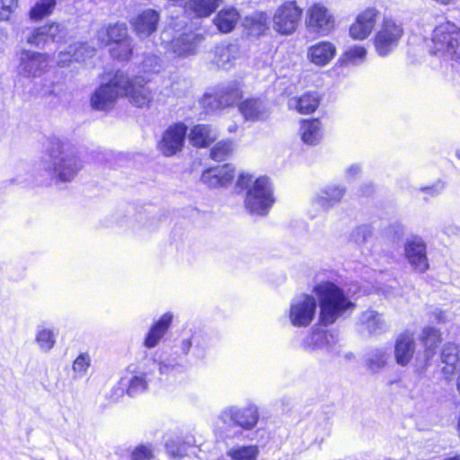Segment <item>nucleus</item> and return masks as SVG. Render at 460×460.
<instances>
[{
	"instance_id": "f257e3e1",
	"label": "nucleus",
	"mask_w": 460,
	"mask_h": 460,
	"mask_svg": "<svg viewBox=\"0 0 460 460\" xmlns=\"http://www.w3.org/2000/svg\"><path fill=\"white\" fill-rule=\"evenodd\" d=\"M313 292L319 303L320 322L324 326L334 323L356 307L344 290L333 282H321L314 288Z\"/></svg>"
},
{
	"instance_id": "f03ea898",
	"label": "nucleus",
	"mask_w": 460,
	"mask_h": 460,
	"mask_svg": "<svg viewBox=\"0 0 460 460\" xmlns=\"http://www.w3.org/2000/svg\"><path fill=\"white\" fill-rule=\"evenodd\" d=\"M236 187L246 190L244 207L252 215L264 217L275 203L272 183L266 176L254 180L252 174L241 172Z\"/></svg>"
},
{
	"instance_id": "7ed1b4c3",
	"label": "nucleus",
	"mask_w": 460,
	"mask_h": 460,
	"mask_svg": "<svg viewBox=\"0 0 460 460\" xmlns=\"http://www.w3.org/2000/svg\"><path fill=\"white\" fill-rule=\"evenodd\" d=\"M49 149V164L52 176L60 182L74 180L83 168L81 159L71 150L66 149L58 139H53Z\"/></svg>"
},
{
	"instance_id": "20e7f679",
	"label": "nucleus",
	"mask_w": 460,
	"mask_h": 460,
	"mask_svg": "<svg viewBox=\"0 0 460 460\" xmlns=\"http://www.w3.org/2000/svg\"><path fill=\"white\" fill-rule=\"evenodd\" d=\"M430 52L460 63V27L451 22L438 24L432 32Z\"/></svg>"
},
{
	"instance_id": "39448f33",
	"label": "nucleus",
	"mask_w": 460,
	"mask_h": 460,
	"mask_svg": "<svg viewBox=\"0 0 460 460\" xmlns=\"http://www.w3.org/2000/svg\"><path fill=\"white\" fill-rule=\"evenodd\" d=\"M127 84V75L118 71L107 83L102 84L93 93L91 105L93 109L106 111L111 109L119 96H123V90Z\"/></svg>"
},
{
	"instance_id": "423d86ee",
	"label": "nucleus",
	"mask_w": 460,
	"mask_h": 460,
	"mask_svg": "<svg viewBox=\"0 0 460 460\" xmlns=\"http://www.w3.org/2000/svg\"><path fill=\"white\" fill-rule=\"evenodd\" d=\"M402 35L403 27L402 22L392 18L384 19L374 40L376 53L381 57L390 54L397 47Z\"/></svg>"
},
{
	"instance_id": "0eeeda50",
	"label": "nucleus",
	"mask_w": 460,
	"mask_h": 460,
	"mask_svg": "<svg viewBox=\"0 0 460 460\" xmlns=\"http://www.w3.org/2000/svg\"><path fill=\"white\" fill-rule=\"evenodd\" d=\"M218 419L226 429L240 427L250 430L256 426L259 420V412L255 405H249L244 408L231 406L223 410Z\"/></svg>"
},
{
	"instance_id": "6e6552de",
	"label": "nucleus",
	"mask_w": 460,
	"mask_h": 460,
	"mask_svg": "<svg viewBox=\"0 0 460 460\" xmlns=\"http://www.w3.org/2000/svg\"><path fill=\"white\" fill-rule=\"evenodd\" d=\"M305 25L310 32L327 36L335 27V18L325 5L316 3L306 11Z\"/></svg>"
},
{
	"instance_id": "1a4fd4ad",
	"label": "nucleus",
	"mask_w": 460,
	"mask_h": 460,
	"mask_svg": "<svg viewBox=\"0 0 460 460\" xmlns=\"http://www.w3.org/2000/svg\"><path fill=\"white\" fill-rule=\"evenodd\" d=\"M316 312V300L313 296L301 294L294 297L289 306V320L296 327L308 326Z\"/></svg>"
},
{
	"instance_id": "9d476101",
	"label": "nucleus",
	"mask_w": 460,
	"mask_h": 460,
	"mask_svg": "<svg viewBox=\"0 0 460 460\" xmlns=\"http://www.w3.org/2000/svg\"><path fill=\"white\" fill-rule=\"evenodd\" d=\"M302 10L295 2H286L280 5L273 16V27L281 34L293 33L301 20Z\"/></svg>"
},
{
	"instance_id": "9b49d317",
	"label": "nucleus",
	"mask_w": 460,
	"mask_h": 460,
	"mask_svg": "<svg viewBox=\"0 0 460 460\" xmlns=\"http://www.w3.org/2000/svg\"><path fill=\"white\" fill-rule=\"evenodd\" d=\"M49 64L46 54L23 49L19 55L17 74L22 77L35 78L45 73Z\"/></svg>"
},
{
	"instance_id": "f8f14e48",
	"label": "nucleus",
	"mask_w": 460,
	"mask_h": 460,
	"mask_svg": "<svg viewBox=\"0 0 460 460\" xmlns=\"http://www.w3.org/2000/svg\"><path fill=\"white\" fill-rule=\"evenodd\" d=\"M403 251L406 260L415 271L424 273L429 270L427 245L422 238L413 236L408 239L404 243Z\"/></svg>"
},
{
	"instance_id": "ddd939ff",
	"label": "nucleus",
	"mask_w": 460,
	"mask_h": 460,
	"mask_svg": "<svg viewBox=\"0 0 460 460\" xmlns=\"http://www.w3.org/2000/svg\"><path fill=\"white\" fill-rule=\"evenodd\" d=\"M187 134V127L182 123L170 126L158 143V149L165 156H172L181 151Z\"/></svg>"
},
{
	"instance_id": "4468645a",
	"label": "nucleus",
	"mask_w": 460,
	"mask_h": 460,
	"mask_svg": "<svg viewBox=\"0 0 460 460\" xmlns=\"http://www.w3.org/2000/svg\"><path fill=\"white\" fill-rule=\"evenodd\" d=\"M419 340L423 347V352L416 360L420 367L425 368L436 355L437 349L442 341L441 332L435 327L425 326L419 335Z\"/></svg>"
},
{
	"instance_id": "2eb2a0df",
	"label": "nucleus",
	"mask_w": 460,
	"mask_h": 460,
	"mask_svg": "<svg viewBox=\"0 0 460 460\" xmlns=\"http://www.w3.org/2000/svg\"><path fill=\"white\" fill-rule=\"evenodd\" d=\"M66 35L65 28L59 23L52 22L33 29L26 42L36 48H44L50 42H58Z\"/></svg>"
},
{
	"instance_id": "dca6fc26",
	"label": "nucleus",
	"mask_w": 460,
	"mask_h": 460,
	"mask_svg": "<svg viewBox=\"0 0 460 460\" xmlns=\"http://www.w3.org/2000/svg\"><path fill=\"white\" fill-rule=\"evenodd\" d=\"M213 55V63L219 68L228 70L243 57V52L236 42H223L215 47Z\"/></svg>"
},
{
	"instance_id": "f3484780",
	"label": "nucleus",
	"mask_w": 460,
	"mask_h": 460,
	"mask_svg": "<svg viewBox=\"0 0 460 460\" xmlns=\"http://www.w3.org/2000/svg\"><path fill=\"white\" fill-rule=\"evenodd\" d=\"M203 40L201 34L183 33L171 41L169 50L177 58H186L198 53V48Z\"/></svg>"
},
{
	"instance_id": "a211bd4d",
	"label": "nucleus",
	"mask_w": 460,
	"mask_h": 460,
	"mask_svg": "<svg viewBox=\"0 0 460 460\" xmlns=\"http://www.w3.org/2000/svg\"><path fill=\"white\" fill-rule=\"evenodd\" d=\"M379 12L375 8H367L361 12L349 27V35L354 40H364L372 32L378 20Z\"/></svg>"
},
{
	"instance_id": "6ab92c4d",
	"label": "nucleus",
	"mask_w": 460,
	"mask_h": 460,
	"mask_svg": "<svg viewBox=\"0 0 460 460\" xmlns=\"http://www.w3.org/2000/svg\"><path fill=\"white\" fill-rule=\"evenodd\" d=\"M123 95L127 96L133 105L139 108L148 107L154 98L148 86L142 84L138 78L129 79L128 75Z\"/></svg>"
},
{
	"instance_id": "aec40b11",
	"label": "nucleus",
	"mask_w": 460,
	"mask_h": 460,
	"mask_svg": "<svg viewBox=\"0 0 460 460\" xmlns=\"http://www.w3.org/2000/svg\"><path fill=\"white\" fill-rule=\"evenodd\" d=\"M235 168L231 164L211 167L203 172L201 181L210 188L226 187L234 177Z\"/></svg>"
},
{
	"instance_id": "412c9836",
	"label": "nucleus",
	"mask_w": 460,
	"mask_h": 460,
	"mask_svg": "<svg viewBox=\"0 0 460 460\" xmlns=\"http://www.w3.org/2000/svg\"><path fill=\"white\" fill-rule=\"evenodd\" d=\"M416 343L410 332L401 333L394 343V359L401 367L409 365L415 353Z\"/></svg>"
},
{
	"instance_id": "4be33fe9",
	"label": "nucleus",
	"mask_w": 460,
	"mask_h": 460,
	"mask_svg": "<svg viewBox=\"0 0 460 460\" xmlns=\"http://www.w3.org/2000/svg\"><path fill=\"white\" fill-rule=\"evenodd\" d=\"M159 13L153 9L144 10L131 21L135 32L140 38H146L153 34L158 26Z\"/></svg>"
},
{
	"instance_id": "5701e85b",
	"label": "nucleus",
	"mask_w": 460,
	"mask_h": 460,
	"mask_svg": "<svg viewBox=\"0 0 460 460\" xmlns=\"http://www.w3.org/2000/svg\"><path fill=\"white\" fill-rule=\"evenodd\" d=\"M94 48L87 43L77 42L68 47L65 52H60L57 58L59 66H68L72 61L81 62L94 54Z\"/></svg>"
},
{
	"instance_id": "b1692460",
	"label": "nucleus",
	"mask_w": 460,
	"mask_h": 460,
	"mask_svg": "<svg viewBox=\"0 0 460 460\" xmlns=\"http://www.w3.org/2000/svg\"><path fill=\"white\" fill-rule=\"evenodd\" d=\"M336 48L329 41H320L308 49L307 58L316 66L327 65L335 56Z\"/></svg>"
},
{
	"instance_id": "393cba45",
	"label": "nucleus",
	"mask_w": 460,
	"mask_h": 460,
	"mask_svg": "<svg viewBox=\"0 0 460 460\" xmlns=\"http://www.w3.org/2000/svg\"><path fill=\"white\" fill-rule=\"evenodd\" d=\"M331 339H333L331 333L323 331H315L304 340L303 348L310 352L322 350L331 353L335 350L334 346L331 343Z\"/></svg>"
},
{
	"instance_id": "a878e982",
	"label": "nucleus",
	"mask_w": 460,
	"mask_h": 460,
	"mask_svg": "<svg viewBox=\"0 0 460 460\" xmlns=\"http://www.w3.org/2000/svg\"><path fill=\"white\" fill-rule=\"evenodd\" d=\"M358 326L360 331L367 332L368 334L381 333L386 328L383 315L374 310H367L361 313L358 317Z\"/></svg>"
},
{
	"instance_id": "bb28decb",
	"label": "nucleus",
	"mask_w": 460,
	"mask_h": 460,
	"mask_svg": "<svg viewBox=\"0 0 460 460\" xmlns=\"http://www.w3.org/2000/svg\"><path fill=\"white\" fill-rule=\"evenodd\" d=\"M172 321V314L166 313L161 316V318L153 324L147 332L144 341V346L151 349L155 348L162 338L165 335L169 330Z\"/></svg>"
},
{
	"instance_id": "cd10ccee",
	"label": "nucleus",
	"mask_w": 460,
	"mask_h": 460,
	"mask_svg": "<svg viewBox=\"0 0 460 460\" xmlns=\"http://www.w3.org/2000/svg\"><path fill=\"white\" fill-rule=\"evenodd\" d=\"M441 361L446 366L442 372L447 378H450L456 369L460 360V347L455 342H447L444 344L440 354Z\"/></svg>"
},
{
	"instance_id": "c85d7f7f",
	"label": "nucleus",
	"mask_w": 460,
	"mask_h": 460,
	"mask_svg": "<svg viewBox=\"0 0 460 460\" xmlns=\"http://www.w3.org/2000/svg\"><path fill=\"white\" fill-rule=\"evenodd\" d=\"M243 96L240 84L234 81L220 86L215 95L217 108H226L235 103Z\"/></svg>"
},
{
	"instance_id": "c756f323",
	"label": "nucleus",
	"mask_w": 460,
	"mask_h": 460,
	"mask_svg": "<svg viewBox=\"0 0 460 460\" xmlns=\"http://www.w3.org/2000/svg\"><path fill=\"white\" fill-rule=\"evenodd\" d=\"M239 111L246 120H261L268 117V109L263 101L257 98L247 99L241 102Z\"/></svg>"
},
{
	"instance_id": "7c9ffc66",
	"label": "nucleus",
	"mask_w": 460,
	"mask_h": 460,
	"mask_svg": "<svg viewBox=\"0 0 460 460\" xmlns=\"http://www.w3.org/2000/svg\"><path fill=\"white\" fill-rule=\"evenodd\" d=\"M345 192L346 189L344 187L340 185H328L320 190L314 200L320 207L328 209L339 203Z\"/></svg>"
},
{
	"instance_id": "2f4dec72",
	"label": "nucleus",
	"mask_w": 460,
	"mask_h": 460,
	"mask_svg": "<svg viewBox=\"0 0 460 460\" xmlns=\"http://www.w3.org/2000/svg\"><path fill=\"white\" fill-rule=\"evenodd\" d=\"M217 137V131L209 125H196L194 126L190 134V142L198 147H205L214 142Z\"/></svg>"
},
{
	"instance_id": "473e14b6",
	"label": "nucleus",
	"mask_w": 460,
	"mask_h": 460,
	"mask_svg": "<svg viewBox=\"0 0 460 460\" xmlns=\"http://www.w3.org/2000/svg\"><path fill=\"white\" fill-rule=\"evenodd\" d=\"M301 138L304 143L317 145L323 137L322 125L319 119L303 120L300 127Z\"/></svg>"
},
{
	"instance_id": "72a5a7b5",
	"label": "nucleus",
	"mask_w": 460,
	"mask_h": 460,
	"mask_svg": "<svg viewBox=\"0 0 460 460\" xmlns=\"http://www.w3.org/2000/svg\"><path fill=\"white\" fill-rule=\"evenodd\" d=\"M98 37L104 44L113 43L114 45L129 39L125 23L111 25L107 29L100 31Z\"/></svg>"
},
{
	"instance_id": "f704fd0d",
	"label": "nucleus",
	"mask_w": 460,
	"mask_h": 460,
	"mask_svg": "<svg viewBox=\"0 0 460 460\" xmlns=\"http://www.w3.org/2000/svg\"><path fill=\"white\" fill-rule=\"evenodd\" d=\"M148 375L147 372L132 375L130 377L122 378L120 384L127 386V394L133 397L146 390L149 380Z\"/></svg>"
},
{
	"instance_id": "c9c22d12",
	"label": "nucleus",
	"mask_w": 460,
	"mask_h": 460,
	"mask_svg": "<svg viewBox=\"0 0 460 460\" xmlns=\"http://www.w3.org/2000/svg\"><path fill=\"white\" fill-rule=\"evenodd\" d=\"M240 15L236 9L227 8L221 10L214 18V23L223 33H228L235 27Z\"/></svg>"
},
{
	"instance_id": "e433bc0d",
	"label": "nucleus",
	"mask_w": 460,
	"mask_h": 460,
	"mask_svg": "<svg viewBox=\"0 0 460 460\" xmlns=\"http://www.w3.org/2000/svg\"><path fill=\"white\" fill-rule=\"evenodd\" d=\"M388 351L385 348H375L366 355V366L372 373H377L386 366Z\"/></svg>"
},
{
	"instance_id": "4c0bfd02",
	"label": "nucleus",
	"mask_w": 460,
	"mask_h": 460,
	"mask_svg": "<svg viewBox=\"0 0 460 460\" xmlns=\"http://www.w3.org/2000/svg\"><path fill=\"white\" fill-rule=\"evenodd\" d=\"M268 16L264 13H254L244 18L243 25L250 35L258 36L267 29Z\"/></svg>"
},
{
	"instance_id": "58836bf2",
	"label": "nucleus",
	"mask_w": 460,
	"mask_h": 460,
	"mask_svg": "<svg viewBox=\"0 0 460 460\" xmlns=\"http://www.w3.org/2000/svg\"><path fill=\"white\" fill-rule=\"evenodd\" d=\"M319 102L320 99L316 93H306L297 99L291 100L289 104L294 105L300 113H311L317 109Z\"/></svg>"
},
{
	"instance_id": "ea45409f",
	"label": "nucleus",
	"mask_w": 460,
	"mask_h": 460,
	"mask_svg": "<svg viewBox=\"0 0 460 460\" xmlns=\"http://www.w3.org/2000/svg\"><path fill=\"white\" fill-rule=\"evenodd\" d=\"M221 0H189L187 9L198 17L209 16L219 5Z\"/></svg>"
},
{
	"instance_id": "a19ab883",
	"label": "nucleus",
	"mask_w": 460,
	"mask_h": 460,
	"mask_svg": "<svg viewBox=\"0 0 460 460\" xmlns=\"http://www.w3.org/2000/svg\"><path fill=\"white\" fill-rule=\"evenodd\" d=\"M259 454V447L255 445L233 447L226 451V456L232 460H257Z\"/></svg>"
},
{
	"instance_id": "79ce46f5",
	"label": "nucleus",
	"mask_w": 460,
	"mask_h": 460,
	"mask_svg": "<svg viewBox=\"0 0 460 460\" xmlns=\"http://www.w3.org/2000/svg\"><path fill=\"white\" fill-rule=\"evenodd\" d=\"M57 4V0H39L31 8L29 17L31 21L37 22L50 15Z\"/></svg>"
},
{
	"instance_id": "37998d69",
	"label": "nucleus",
	"mask_w": 460,
	"mask_h": 460,
	"mask_svg": "<svg viewBox=\"0 0 460 460\" xmlns=\"http://www.w3.org/2000/svg\"><path fill=\"white\" fill-rule=\"evenodd\" d=\"M35 340L40 349L43 352H49L56 343L53 332L45 327L38 328Z\"/></svg>"
},
{
	"instance_id": "c03bdc74",
	"label": "nucleus",
	"mask_w": 460,
	"mask_h": 460,
	"mask_svg": "<svg viewBox=\"0 0 460 460\" xmlns=\"http://www.w3.org/2000/svg\"><path fill=\"white\" fill-rule=\"evenodd\" d=\"M110 51L111 57L118 60H128L131 58L133 52L132 40L128 39L119 43H117L111 48Z\"/></svg>"
},
{
	"instance_id": "a18cd8bd",
	"label": "nucleus",
	"mask_w": 460,
	"mask_h": 460,
	"mask_svg": "<svg viewBox=\"0 0 460 460\" xmlns=\"http://www.w3.org/2000/svg\"><path fill=\"white\" fill-rule=\"evenodd\" d=\"M162 59L155 54H147L142 61V70L146 74H157L163 69Z\"/></svg>"
},
{
	"instance_id": "49530a36",
	"label": "nucleus",
	"mask_w": 460,
	"mask_h": 460,
	"mask_svg": "<svg viewBox=\"0 0 460 460\" xmlns=\"http://www.w3.org/2000/svg\"><path fill=\"white\" fill-rule=\"evenodd\" d=\"M233 151V143L231 141H220L210 151V156L213 160H225Z\"/></svg>"
},
{
	"instance_id": "de8ad7c7",
	"label": "nucleus",
	"mask_w": 460,
	"mask_h": 460,
	"mask_svg": "<svg viewBox=\"0 0 460 460\" xmlns=\"http://www.w3.org/2000/svg\"><path fill=\"white\" fill-rule=\"evenodd\" d=\"M372 230L369 226H360L356 227L349 234V241L360 246L367 242L368 238L371 237Z\"/></svg>"
},
{
	"instance_id": "09e8293b",
	"label": "nucleus",
	"mask_w": 460,
	"mask_h": 460,
	"mask_svg": "<svg viewBox=\"0 0 460 460\" xmlns=\"http://www.w3.org/2000/svg\"><path fill=\"white\" fill-rule=\"evenodd\" d=\"M165 448L167 453L172 458L182 457L187 451L185 443L181 442L180 438H170L165 442Z\"/></svg>"
},
{
	"instance_id": "8fccbe9b",
	"label": "nucleus",
	"mask_w": 460,
	"mask_h": 460,
	"mask_svg": "<svg viewBox=\"0 0 460 460\" xmlns=\"http://www.w3.org/2000/svg\"><path fill=\"white\" fill-rule=\"evenodd\" d=\"M91 365L90 356L86 353L80 354L73 363L74 377H83Z\"/></svg>"
},
{
	"instance_id": "3c124183",
	"label": "nucleus",
	"mask_w": 460,
	"mask_h": 460,
	"mask_svg": "<svg viewBox=\"0 0 460 460\" xmlns=\"http://www.w3.org/2000/svg\"><path fill=\"white\" fill-rule=\"evenodd\" d=\"M153 365L158 368L161 375H167L181 367L176 358H165L160 359L158 362L154 359Z\"/></svg>"
},
{
	"instance_id": "603ef678",
	"label": "nucleus",
	"mask_w": 460,
	"mask_h": 460,
	"mask_svg": "<svg viewBox=\"0 0 460 460\" xmlns=\"http://www.w3.org/2000/svg\"><path fill=\"white\" fill-rule=\"evenodd\" d=\"M345 56L350 64L359 65L365 60L367 50L361 46H354L346 52Z\"/></svg>"
},
{
	"instance_id": "864d4df0",
	"label": "nucleus",
	"mask_w": 460,
	"mask_h": 460,
	"mask_svg": "<svg viewBox=\"0 0 460 460\" xmlns=\"http://www.w3.org/2000/svg\"><path fill=\"white\" fill-rule=\"evenodd\" d=\"M151 446L139 445L131 453V460H151L153 458Z\"/></svg>"
},
{
	"instance_id": "5fc2aeb1",
	"label": "nucleus",
	"mask_w": 460,
	"mask_h": 460,
	"mask_svg": "<svg viewBox=\"0 0 460 460\" xmlns=\"http://www.w3.org/2000/svg\"><path fill=\"white\" fill-rule=\"evenodd\" d=\"M199 337H200V335L199 333L195 332L190 338H183L180 342V349H181V353L184 355H187L190 352L193 342H195L196 346H198L199 345L198 340Z\"/></svg>"
},
{
	"instance_id": "6e6d98bb",
	"label": "nucleus",
	"mask_w": 460,
	"mask_h": 460,
	"mask_svg": "<svg viewBox=\"0 0 460 460\" xmlns=\"http://www.w3.org/2000/svg\"><path fill=\"white\" fill-rule=\"evenodd\" d=\"M443 190H444V183L440 182V181H438L431 186L421 187L420 189V190L421 192H423L432 198L438 196L442 192Z\"/></svg>"
},
{
	"instance_id": "4d7b16f0",
	"label": "nucleus",
	"mask_w": 460,
	"mask_h": 460,
	"mask_svg": "<svg viewBox=\"0 0 460 460\" xmlns=\"http://www.w3.org/2000/svg\"><path fill=\"white\" fill-rule=\"evenodd\" d=\"M0 2L2 4V10H4V13H6L8 19H10L11 14L18 6V0H0Z\"/></svg>"
},
{
	"instance_id": "13d9d810",
	"label": "nucleus",
	"mask_w": 460,
	"mask_h": 460,
	"mask_svg": "<svg viewBox=\"0 0 460 460\" xmlns=\"http://www.w3.org/2000/svg\"><path fill=\"white\" fill-rule=\"evenodd\" d=\"M432 315L438 323H447L453 319V314L447 311H443L439 308H436L432 312Z\"/></svg>"
},
{
	"instance_id": "bf43d9fd",
	"label": "nucleus",
	"mask_w": 460,
	"mask_h": 460,
	"mask_svg": "<svg viewBox=\"0 0 460 460\" xmlns=\"http://www.w3.org/2000/svg\"><path fill=\"white\" fill-rule=\"evenodd\" d=\"M361 172V168L358 164H353L350 167L348 168L346 172V176L348 178H354Z\"/></svg>"
},
{
	"instance_id": "052dcab7",
	"label": "nucleus",
	"mask_w": 460,
	"mask_h": 460,
	"mask_svg": "<svg viewBox=\"0 0 460 460\" xmlns=\"http://www.w3.org/2000/svg\"><path fill=\"white\" fill-rule=\"evenodd\" d=\"M444 233L448 235H458L460 234V228L455 225H448L444 227Z\"/></svg>"
},
{
	"instance_id": "680f3d73",
	"label": "nucleus",
	"mask_w": 460,
	"mask_h": 460,
	"mask_svg": "<svg viewBox=\"0 0 460 460\" xmlns=\"http://www.w3.org/2000/svg\"><path fill=\"white\" fill-rule=\"evenodd\" d=\"M363 195H370L374 191V186L372 183H367L361 188Z\"/></svg>"
},
{
	"instance_id": "e2e57ef3",
	"label": "nucleus",
	"mask_w": 460,
	"mask_h": 460,
	"mask_svg": "<svg viewBox=\"0 0 460 460\" xmlns=\"http://www.w3.org/2000/svg\"><path fill=\"white\" fill-rule=\"evenodd\" d=\"M456 388H457L458 393L460 394V374L457 378Z\"/></svg>"
},
{
	"instance_id": "0e129e2a",
	"label": "nucleus",
	"mask_w": 460,
	"mask_h": 460,
	"mask_svg": "<svg viewBox=\"0 0 460 460\" xmlns=\"http://www.w3.org/2000/svg\"><path fill=\"white\" fill-rule=\"evenodd\" d=\"M456 155L458 159H460V149L456 150Z\"/></svg>"
},
{
	"instance_id": "69168bd1",
	"label": "nucleus",
	"mask_w": 460,
	"mask_h": 460,
	"mask_svg": "<svg viewBox=\"0 0 460 460\" xmlns=\"http://www.w3.org/2000/svg\"><path fill=\"white\" fill-rule=\"evenodd\" d=\"M63 59H66L67 60V59H69V57H67V56L66 57H63Z\"/></svg>"
}]
</instances>
